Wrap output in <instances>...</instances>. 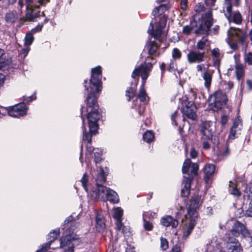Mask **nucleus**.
I'll use <instances>...</instances> for the list:
<instances>
[{
    "label": "nucleus",
    "instance_id": "obj_2",
    "mask_svg": "<svg viewBox=\"0 0 252 252\" xmlns=\"http://www.w3.org/2000/svg\"><path fill=\"white\" fill-rule=\"evenodd\" d=\"M201 196L199 194L191 196L189 201V206L187 208L188 215L184 216L182 218L183 223V237L188 238L192 233L198 220V213L197 210L199 208Z\"/></svg>",
    "mask_w": 252,
    "mask_h": 252
},
{
    "label": "nucleus",
    "instance_id": "obj_16",
    "mask_svg": "<svg viewBox=\"0 0 252 252\" xmlns=\"http://www.w3.org/2000/svg\"><path fill=\"white\" fill-rule=\"evenodd\" d=\"M232 29L233 30L232 34L236 37L238 43L244 46L245 47H247L248 42L246 41L247 32L239 28H234Z\"/></svg>",
    "mask_w": 252,
    "mask_h": 252
},
{
    "label": "nucleus",
    "instance_id": "obj_8",
    "mask_svg": "<svg viewBox=\"0 0 252 252\" xmlns=\"http://www.w3.org/2000/svg\"><path fill=\"white\" fill-rule=\"evenodd\" d=\"M156 62V61L154 63H146L141 64L136 67L133 70L131 76L134 80L137 79V84L139 83L140 76L141 77L140 88H145L147 80L149 76L150 72L152 71L153 65Z\"/></svg>",
    "mask_w": 252,
    "mask_h": 252
},
{
    "label": "nucleus",
    "instance_id": "obj_7",
    "mask_svg": "<svg viewBox=\"0 0 252 252\" xmlns=\"http://www.w3.org/2000/svg\"><path fill=\"white\" fill-rule=\"evenodd\" d=\"M49 2V0H25L26 20L34 21L40 15V6L45 5Z\"/></svg>",
    "mask_w": 252,
    "mask_h": 252
},
{
    "label": "nucleus",
    "instance_id": "obj_56",
    "mask_svg": "<svg viewBox=\"0 0 252 252\" xmlns=\"http://www.w3.org/2000/svg\"><path fill=\"white\" fill-rule=\"evenodd\" d=\"M188 0H181L180 2V8L183 10H186L188 6Z\"/></svg>",
    "mask_w": 252,
    "mask_h": 252
},
{
    "label": "nucleus",
    "instance_id": "obj_41",
    "mask_svg": "<svg viewBox=\"0 0 252 252\" xmlns=\"http://www.w3.org/2000/svg\"><path fill=\"white\" fill-rule=\"evenodd\" d=\"M160 248L162 251H166L169 248V242L167 239L163 237L160 238Z\"/></svg>",
    "mask_w": 252,
    "mask_h": 252
},
{
    "label": "nucleus",
    "instance_id": "obj_44",
    "mask_svg": "<svg viewBox=\"0 0 252 252\" xmlns=\"http://www.w3.org/2000/svg\"><path fill=\"white\" fill-rule=\"evenodd\" d=\"M182 55V53L178 48H175L173 49L172 57L173 59L179 60L181 58Z\"/></svg>",
    "mask_w": 252,
    "mask_h": 252
},
{
    "label": "nucleus",
    "instance_id": "obj_13",
    "mask_svg": "<svg viewBox=\"0 0 252 252\" xmlns=\"http://www.w3.org/2000/svg\"><path fill=\"white\" fill-rule=\"evenodd\" d=\"M27 109L25 103H21L9 108L7 112L10 116L18 118L26 115Z\"/></svg>",
    "mask_w": 252,
    "mask_h": 252
},
{
    "label": "nucleus",
    "instance_id": "obj_51",
    "mask_svg": "<svg viewBox=\"0 0 252 252\" xmlns=\"http://www.w3.org/2000/svg\"><path fill=\"white\" fill-rule=\"evenodd\" d=\"M213 66L215 67L220 72V60L219 58H213Z\"/></svg>",
    "mask_w": 252,
    "mask_h": 252
},
{
    "label": "nucleus",
    "instance_id": "obj_53",
    "mask_svg": "<svg viewBox=\"0 0 252 252\" xmlns=\"http://www.w3.org/2000/svg\"><path fill=\"white\" fill-rule=\"evenodd\" d=\"M211 55L213 58H219L220 56V50L218 48H214L211 52Z\"/></svg>",
    "mask_w": 252,
    "mask_h": 252
},
{
    "label": "nucleus",
    "instance_id": "obj_24",
    "mask_svg": "<svg viewBox=\"0 0 252 252\" xmlns=\"http://www.w3.org/2000/svg\"><path fill=\"white\" fill-rule=\"evenodd\" d=\"M41 26H38L32 29L30 32H28L25 37V45L27 46L31 45L34 40L33 33L41 31Z\"/></svg>",
    "mask_w": 252,
    "mask_h": 252
},
{
    "label": "nucleus",
    "instance_id": "obj_5",
    "mask_svg": "<svg viewBox=\"0 0 252 252\" xmlns=\"http://www.w3.org/2000/svg\"><path fill=\"white\" fill-rule=\"evenodd\" d=\"M91 77L89 82L84 81L85 90L88 91V94L95 96L96 93H99L102 89V70L100 66L93 68L91 71Z\"/></svg>",
    "mask_w": 252,
    "mask_h": 252
},
{
    "label": "nucleus",
    "instance_id": "obj_40",
    "mask_svg": "<svg viewBox=\"0 0 252 252\" xmlns=\"http://www.w3.org/2000/svg\"><path fill=\"white\" fill-rule=\"evenodd\" d=\"M194 33L197 35L205 34L206 35V30L204 27L202 22H201L198 27L194 31Z\"/></svg>",
    "mask_w": 252,
    "mask_h": 252
},
{
    "label": "nucleus",
    "instance_id": "obj_36",
    "mask_svg": "<svg viewBox=\"0 0 252 252\" xmlns=\"http://www.w3.org/2000/svg\"><path fill=\"white\" fill-rule=\"evenodd\" d=\"M208 41V39L207 38L202 37V38L197 42L196 49L197 51H201L204 50L206 45V42Z\"/></svg>",
    "mask_w": 252,
    "mask_h": 252
},
{
    "label": "nucleus",
    "instance_id": "obj_47",
    "mask_svg": "<svg viewBox=\"0 0 252 252\" xmlns=\"http://www.w3.org/2000/svg\"><path fill=\"white\" fill-rule=\"evenodd\" d=\"M178 117V111H175L171 115V120L172 124L174 125L175 126H178V122H177V119Z\"/></svg>",
    "mask_w": 252,
    "mask_h": 252
},
{
    "label": "nucleus",
    "instance_id": "obj_63",
    "mask_svg": "<svg viewBox=\"0 0 252 252\" xmlns=\"http://www.w3.org/2000/svg\"><path fill=\"white\" fill-rule=\"evenodd\" d=\"M87 150V154H90L91 155L92 153L94 152V151H96V149H95L93 147L91 146L90 145H88L86 147Z\"/></svg>",
    "mask_w": 252,
    "mask_h": 252
},
{
    "label": "nucleus",
    "instance_id": "obj_21",
    "mask_svg": "<svg viewBox=\"0 0 252 252\" xmlns=\"http://www.w3.org/2000/svg\"><path fill=\"white\" fill-rule=\"evenodd\" d=\"M169 8L170 5L168 4H161L158 6L155 7L152 11V15L154 16L153 21L155 20L154 22L156 23L157 20L156 18L165 14V12Z\"/></svg>",
    "mask_w": 252,
    "mask_h": 252
},
{
    "label": "nucleus",
    "instance_id": "obj_17",
    "mask_svg": "<svg viewBox=\"0 0 252 252\" xmlns=\"http://www.w3.org/2000/svg\"><path fill=\"white\" fill-rule=\"evenodd\" d=\"M73 241L70 236H66L61 239L60 247L64 249V252H74Z\"/></svg>",
    "mask_w": 252,
    "mask_h": 252
},
{
    "label": "nucleus",
    "instance_id": "obj_37",
    "mask_svg": "<svg viewBox=\"0 0 252 252\" xmlns=\"http://www.w3.org/2000/svg\"><path fill=\"white\" fill-rule=\"evenodd\" d=\"M192 164L191 161L189 158H187L184 162L182 171L183 174H188L189 168L191 167Z\"/></svg>",
    "mask_w": 252,
    "mask_h": 252
},
{
    "label": "nucleus",
    "instance_id": "obj_4",
    "mask_svg": "<svg viewBox=\"0 0 252 252\" xmlns=\"http://www.w3.org/2000/svg\"><path fill=\"white\" fill-rule=\"evenodd\" d=\"M213 98L212 102L208 104V108L213 112H219L226 107L229 112L231 111V106L228 104V98L225 93L219 89L210 94L208 99Z\"/></svg>",
    "mask_w": 252,
    "mask_h": 252
},
{
    "label": "nucleus",
    "instance_id": "obj_32",
    "mask_svg": "<svg viewBox=\"0 0 252 252\" xmlns=\"http://www.w3.org/2000/svg\"><path fill=\"white\" fill-rule=\"evenodd\" d=\"M147 215L143 214V227L145 230L147 231H152L154 228L153 223L149 220H146Z\"/></svg>",
    "mask_w": 252,
    "mask_h": 252
},
{
    "label": "nucleus",
    "instance_id": "obj_45",
    "mask_svg": "<svg viewBox=\"0 0 252 252\" xmlns=\"http://www.w3.org/2000/svg\"><path fill=\"white\" fill-rule=\"evenodd\" d=\"M89 177L87 174H84L81 180V182L83 187L86 192H88V188L87 187V183L88 182Z\"/></svg>",
    "mask_w": 252,
    "mask_h": 252
},
{
    "label": "nucleus",
    "instance_id": "obj_26",
    "mask_svg": "<svg viewBox=\"0 0 252 252\" xmlns=\"http://www.w3.org/2000/svg\"><path fill=\"white\" fill-rule=\"evenodd\" d=\"M224 15L230 22H233L236 24L238 25L241 24L242 22V16L239 11L235 12L232 15V9H231V13L230 15V17H228L227 15Z\"/></svg>",
    "mask_w": 252,
    "mask_h": 252
},
{
    "label": "nucleus",
    "instance_id": "obj_64",
    "mask_svg": "<svg viewBox=\"0 0 252 252\" xmlns=\"http://www.w3.org/2000/svg\"><path fill=\"white\" fill-rule=\"evenodd\" d=\"M127 252H135V248L131 245L127 244Z\"/></svg>",
    "mask_w": 252,
    "mask_h": 252
},
{
    "label": "nucleus",
    "instance_id": "obj_49",
    "mask_svg": "<svg viewBox=\"0 0 252 252\" xmlns=\"http://www.w3.org/2000/svg\"><path fill=\"white\" fill-rule=\"evenodd\" d=\"M229 116L226 115H222L220 118V124L222 126H224L227 123Z\"/></svg>",
    "mask_w": 252,
    "mask_h": 252
},
{
    "label": "nucleus",
    "instance_id": "obj_28",
    "mask_svg": "<svg viewBox=\"0 0 252 252\" xmlns=\"http://www.w3.org/2000/svg\"><path fill=\"white\" fill-rule=\"evenodd\" d=\"M235 74L236 79L238 81L241 79H243L245 76V69L244 65L240 63L238 64L235 66Z\"/></svg>",
    "mask_w": 252,
    "mask_h": 252
},
{
    "label": "nucleus",
    "instance_id": "obj_59",
    "mask_svg": "<svg viewBox=\"0 0 252 252\" xmlns=\"http://www.w3.org/2000/svg\"><path fill=\"white\" fill-rule=\"evenodd\" d=\"M36 98V96H33V95H32L31 96H24L23 99V103H24V102H30L32 101L33 99H35Z\"/></svg>",
    "mask_w": 252,
    "mask_h": 252
},
{
    "label": "nucleus",
    "instance_id": "obj_55",
    "mask_svg": "<svg viewBox=\"0 0 252 252\" xmlns=\"http://www.w3.org/2000/svg\"><path fill=\"white\" fill-rule=\"evenodd\" d=\"M143 214L147 215L146 218L150 219H155L157 217V214L156 213L152 211H148L147 212H144Z\"/></svg>",
    "mask_w": 252,
    "mask_h": 252
},
{
    "label": "nucleus",
    "instance_id": "obj_14",
    "mask_svg": "<svg viewBox=\"0 0 252 252\" xmlns=\"http://www.w3.org/2000/svg\"><path fill=\"white\" fill-rule=\"evenodd\" d=\"M201 132L203 135V139L210 141L215 145V136L213 135L214 130L209 123H204L201 127Z\"/></svg>",
    "mask_w": 252,
    "mask_h": 252
},
{
    "label": "nucleus",
    "instance_id": "obj_15",
    "mask_svg": "<svg viewBox=\"0 0 252 252\" xmlns=\"http://www.w3.org/2000/svg\"><path fill=\"white\" fill-rule=\"evenodd\" d=\"M216 170V166L213 164H206L203 170L204 174V181L206 184H209L213 180L215 171Z\"/></svg>",
    "mask_w": 252,
    "mask_h": 252
},
{
    "label": "nucleus",
    "instance_id": "obj_22",
    "mask_svg": "<svg viewBox=\"0 0 252 252\" xmlns=\"http://www.w3.org/2000/svg\"><path fill=\"white\" fill-rule=\"evenodd\" d=\"M123 210L121 208H117L114 210L113 216L116 220V224L117 230H123L124 228L122 222L121 217L123 215Z\"/></svg>",
    "mask_w": 252,
    "mask_h": 252
},
{
    "label": "nucleus",
    "instance_id": "obj_1",
    "mask_svg": "<svg viewBox=\"0 0 252 252\" xmlns=\"http://www.w3.org/2000/svg\"><path fill=\"white\" fill-rule=\"evenodd\" d=\"M88 94L86 99V107L81 110L83 126H82L83 140L90 144L92 137L95 134L98 129V121L101 115L98 111V105L95 96Z\"/></svg>",
    "mask_w": 252,
    "mask_h": 252
},
{
    "label": "nucleus",
    "instance_id": "obj_18",
    "mask_svg": "<svg viewBox=\"0 0 252 252\" xmlns=\"http://www.w3.org/2000/svg\"><path fill=\"white\" fill-rule=\"evenodd\" d=\"M226 240L229 243L227 245L228 252H242L243 249L236 239L228 236V239Z\"/></svg>",
    "mask_w": 252,
    "mask_h": 252
},
{
    "label": "nucleus",
    "instance_id": "obj_50",
    "mask_svg": "<svg viewBox=\"0 0 252 252\" xmlns=\"http://www.w3.org/2000/svg\"><path fill=\"white\" fill-rule=\"evenodd\" d=\"M191 28L190 25H186L183 28V33L186 35H189L191 34Z\"/></svg>",
    "mask_w": 252,
    "mask_h": 252
},
{
    "label": "nucleus",
    "instance_id": "obj_60",
    "mask_svg": "<svg viewBox=\"0 0 252 252\" xmlns=\"http://www.w3.org/2000/svg\"><path fill=\"white\" fill-rule=\"evenodd\" d=\"M190 156L191 158H195L198 156V152L194 148H191L190 152Z\"/></svg>",
    "mask_w": 252,
    "mask_h": 252
},
{
    "label": "nucleus",
    "instance_id": "obj_46",
    "mask_svg": "<svg viewBox=\"0 0 252 252\" xmlns=\"http://www.w3.org/2000/svg\"><path fill=\"white\" fill-rule=\"evenodd\" d=\"M101 151L98 149H96V151H94V161L96 164L99 163L101 160Z\"/></svg>",
    "mask_w": 252,
    "mask_h": 252
},
{
    "label": "nucleus",
    "instance_id": "obj_6",
    "mask_svg": "<svg viewBox=\"0 0 252 252\" xmlns=\"http://www.w3.org/2000/svg\"><path fill=\"white\" fill-rule=\"evenodd\" d=\"M189 96L190 98L186 96L184 100V105H183L181 109L184 118L182 119V122L185 123L186 117L188 119L193 121L197 120V115L196 114L197 108L192 99H195L196 97V93L193 89L190 88L189 92Z\"/></svg>",
    "mask_w": 252,
    "mask_h": 252
},
{
    "label": "nucleus",
    "instance_id": "obj_52",
    "mask_svg": "<svg viewBox=\"0 0 252 252\" xmlns=\"http://www.w3.org/2000/svg\"><path fill=\"white\" fill-rule=\"evenodd\" d=\"M190 26L192 30H193L194 28H197L198 27V24L197 21L195 20V18L194 16H192L190 19Z\"/></svg>",
    "mask_w": 252,
    "mask_h": 252
},
{
    "label": "nucleus",
    "instance_id": "obj_34",
    "mask_svg": "<svg viewBox=\"0 0 252 252\" xmlns=\"http://www.w3.org/2000/svg\"><path fill=\"white\" fill-rule=\"evenodd\" d=\"M203 78L205 81L204 86L206 88H209L212 82V75L206 71L204 72Z\"/></svg>",
    "mask_w": 252,
    "mask_h": 252
},
{
    "label": "nucleus",
    "instance_id": "obj_11",
    "mask_svg": "<svg viewBox=\"0 0 252 252\" xmlns=\"http://www.w3.org/2000/svg\"><path fill=\"white\" fill-rule=\"evenodd\" d=\"M243 128V121L240 116H237L233 121L230 128L228 138L234 140L238 137Z\"/></svg>",
    "mask_w": 252,
    "mask_h": 252
},
{
    "label": "nucleus",
    "instance_id": "obj_35",
    "mask_svg": "<svg viewBox=\"0 0 252 252\" xmlns=\"http://www.w3.org/2000/svg\"><path fill=\"white\" fill-rule=\"evenodd\" d=\"M184 248V244L180 241H178L176 244L174 245L169 252H182Z\"/></svg>",
    "mask_w": 252,
    "mask_h": 252
},
{
    "label": "nucleus",
    "instance_id": "obj_10",
    "mask_svg": "<svg viewBox=\"0 0 252 252\" xmlns=\"http://www.w3.org/2000/svg\"><path fill=\"white\" fill-rule=\"evenodd\" d=\"M191 169L188 174V177H184L183 182L184 187L181 190V195L182 197H187L190 194L191 184L193 178L198 176L199 165L197 163H192L191 165Z\"/></svg>",
    "mask_w": 252,
    "mask_h": 252
},
{
    "label": "nucleus",
    "instance_id": "obj_25",
    "mask_svg": "<svg viewBox=\"0 0 252 252\" xmlns=\"http://www.w3.org/2000/svg\"><path fill=\"white\" fill-rule=\"evenodd\" d=\"M214 19L213 18L212 12L208 13L206 16V18L204 22V25L206 27V36H208L211 35V28L214 23Z\"/></svg>",
    "mask_w": 252,
    "mask_h": 252
},
{
    "label": "nucleus",
    "instance_id": "obj_19",
    "mask_svg": "<svg viewBox=\"0 0 252 252\" xmlns=\"http://www.w3.org/2000/svg\"><path fill=\"white\" fill-rule=\"evenodd\" d=\"M160 224L166 227L171 226L175 228L179 224V221L170 215H166L161 218Z\"/></svg>",
    "mask_w": 252,
    "mask_h": 252
},
{
    "label": "nucleus",
    "instance_id": "obj_27",
    "mask_svg": "<svg viewBox=\"0 0 252 252\" xmlns=\"http://www.w3.org/2000/svg\"><path fill=\"white\" fill-rule=\"evenodd\" d=\"M146 48L150 56L156 55L157 50L160 47L155 41H149L146 44Z\"/></svg>",
    "mask_w": 252,
    "mask_h": 252
},
{
    "label": "nucleus",
    "instance_id": "obj_23",
    "mask_svg": "<svg viewBox=\"0 0 252 252\" xmlns=\"http://www.w3.org/2000/svg\"><path fill=\"white\" fill-rule=\"evenodd\" d=\"M137 85V79L136 80L132 79L130 82L129 89L127 90V96L128 97V101L136 96Z\"/></svg>",
    "mask_w": 252,
    "mask_h": 252
},
{
    "label": "nucleus",
    "instance_id": "obj_33",
    "mask_svg": "<svg viewBox=\"0 0 252 252\" xmlns=\"http://www.w3.org/2000/svg\"><path fill=\"white\" fill-rule=\"evenodd\" d=\"M163 28L157 26L155 30L151 31L150 34L155 38V39L159 40L161 38L162 30Z\"/></svg>",
    "mask_w": 252,
    "mask_h": 252
},
{
    "label": "nucleus",
    "instance_id": "obj_20",
    "mask_svg": "<svg viewBox=\"0 0 252 252\" xmlns=\"http://www.w3.org/2000/svg\"><path fill=\"white\" fill-rule=\"evenodd\" d=\"M233 1V5L235 7H239L241 4V0H224L223 10L224 11V15H227L228 17H230V15L231 13V9H232Z\"/></svg>",
    "mask_w": 252,
    "mask_h": 252
},
{
    "label": "nucleus",
    "instance_id": "obj_38",
    "mask_svg": "<svg viewBox=\"0 0 252 252\" xmlns=\"http://www.w3.org/2000/svg\"><path fill=\"white\" fill-rule=\"evenodd\" d=\"M147 97H148V95L146 92L145 88L140 87L137 98L141 102H144L146 101Z\"/></svg>",
    "mask_w": 252,
    "mask_h": 252
},
{
    "label": "nucleus",
    "instance_id": "obj_39",
    "mask_svg": "<svg viewBox=\"0 0 252 252\" xmlns=\"http://www.w3.org/2000/svg\"><path fill=\"white\" fill-rule=\"evenodd\" d=\"M168 16L166 14H163L161 16H159V19L157 24L158 25L162 28H164L166 25Z\"/></svg>",
    "mask_w": 252,
    "mask_h": 252
},
{
    "label": "nucleus",
    "instance_id": "obj_31",
    "mask_svg": "<svg viewBox=\"0 0 252 252\" xmlns=\"http://www.w3.org/2000/svg\"><path fill=\"white\" fill-rule=\"evenodd\" d=\"M5 18L7 22L14 23L19 18V15L15 12L10 11L6 14Z\"/></svg>",
    "mask_w": 252,
    "mask_h": 252
},
{
    "label": "nucleus",
    "instance_id": "obj_29",
    "mask_svg": "<svg viewBox=\"0 0 252 252\" xmlns=\"http://www.w3.org/2000/svg\"><path fill=\"white\" fill-rule=\"evenodd\" d=\"M154 139L155 134L152 130H147L143 134V140L148 143L153 142Z\"/></svg>",
    "mask_w": 252,
    "mask_h": 252
},
{
    "label": "nucleus",
    "instance_id": "obj_61",
    "mask_svg": "<svg viewBox=\"0 0 252 252\" xmlns=\"http://www.w3.org/2000/svg\"><path fill=\"white\" fill-rule=\"evenodd\" d=\"M160 69L161 70V76L162 77L165 74V70H166V64L163 62L160 65Z\"/></svg>",
    "mask_w": 252,
    "mask_h": 252
},
{
    "label": "nucleus",
    "instance_id": "obj_58",
    "mask_svg": "<svg viewBox=\"0 0 252 252\" xmlns=\"http://www.w3.org/2000/svg\"><path fill=\"white\" fill-rule=\"evenodd\" d=\"M217 0H204L206 6L209 7H213L215 6Z\"/></svg>",
    "mask_w": 252,
    "mask_h": 252
},
{
    "label": "nucleus",
    "instance_id": "obj_12",
    "mask_svg": "<svg viewBox=\"0 0 252 252\" xmlns=\"http://www.w3.org/2000/svg\"><path fill=\"white\" fill-rule=\"evenodd\" d=\"M205 52H201L196 50H189L187 55V61L189 64L202 63L205 61Z\"/></svg>",
    "mask_w": 252,
    "mask_h": 252
},
{
    "label": "nucleus",
    "instance_id": "obj_48",
    "mask_svg": "<svg viewBox=\"0 0 252 252\" xmlns=\"http://www.w3.org/2000/svg\"><path fill=\"white\" fill-rule=\"evenodd\" d=\"M245 216L248 217L252 218V197L249 204V207L245 212Z\"/></svg>",
    "mask_w": 252,
    "mask_h": 252
},
{
    "label": "nucleus",
    "instance_id": "obj_43",
    "mask_svg": "<svg viewBox=\"0 0 252 252\" xmlns=\"http://www.w3.org/2000/svg\"><path fill=\"white\" fill-rule=\"evenodd\" d=\"M230 193L237 197H239L241 195V192L240 189L237 188L236 184H234L232 187V189L230 190Z\"/></svg>",
    "mask_w": 252,
    "mask_h": 252
},
{
    "label": "nucleus",
    "instance_id": "obj_57",
    "mask_svg": "<svg viewBox=\"0 0 252 252\" xmlns=\"http://www.w3.org/2000/svg\"><path fill=\"white\" fill-rule=\"evenodd\" d=\"M230 154V149L229 148V145L226 144L225 146L224 150L222 152L221 155L223 157H227Z\"/></svg>",
    "mask_w": 252,
    "mask_h": 252
},
{
    "label": "nucleus",
    "instance_id": "obj_54",
    "mask_svg": "<svg viewBox=\"0 0 252 252\" xmlns=\"http://www.w3.org/2000/svg\"><path fill=\"white\" fill-rule=\"evenodd\" d=\"M245 62L248 63L249 65H252V53L249 52L246 56Z\"/></svg>",
    "mask_w": 252,
    "mask_h": 252
},
{
    "label": "nucleus",
    "instance_id": "obj_62",
    "mask_svg": "<svg viewBox=\"0 0 252 252\" xmlns=\"http://www.w3.org/2000/svg\"><path fill=\"white\" fill-rule=\"evenodd\" d=\"M220 26L217 25L212 29V32L214 35H218L219 33Z\"/></svg>",
    "mask_w": 252,
    "mask_h": 252
},
{
    "label": "nucleus",
    "instance_id": "obj_9",
    "mask_svg": "<svg viewBox=\"0 0 252 252\" xmlns=\"http://www.w3.org/2000/svg\"><path fill=\"white\" fill-rule=\"evenodd\" d=\"M228 236L235 239L241 236L243 238L252 239V232L247 228L246 224L239 220H235L233 223L231 229L225 234L226 239H228Z\"/></svg>",
    "mask_w": 252,
    "mask_h": 252
},
{
    "label": "nucleus",
    "instance_id": "obj_3",
    "mask_svg": "<svg viewBox=\"0 0 252 252\" xmlns=\"http://www.w3.org/2000/svg\"><path fill=\"white\" fill-rule=\"evenodd\" d=\"M106 176L103 170L100 168L99 175L96 178V187L90 191V195L94 200L100 199L104 201L108 200L112 203H117L119 198L117 192L99 184L105 181Z\"/></svg>",
    "mask_w": 252,
    "mask_h": 252
},
{
    "label": "nucleus",
    "instance_id": "obj_42",
    "mask_svg": "<svg viewBox=\"0 0 252 252\" xmlns=\"http://www.w3.org/2000/svg\"><path fill=\"white\" fill-rule=\"evenodd\" d=\"M59 234V231L58 230H55L51 231L48 235V239L49 241L48 243H50V244L53 242L58 237Z\"/></svg>",
    "mask_w": 252,
    "mask_h": 252
},
{
    "label": "nucleus",
    "instance_id": "obj_30",
    "mask_svg": "<svg viewBox=\"0 0 252 252\" xmlns=\"http://www.w3.org/2000/svg\"><path fill=\"white\" fill-rule=\"evenodd\" d=\"M96 228L99 232L103 230L105 228L103 217L100 215H97L96 216Z\"/></svg>",
    "mask_w": 252,
    "mask_h": 252
}]
</instances>
